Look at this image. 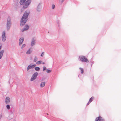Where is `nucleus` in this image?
<instances>
[{
  "mask_svg": "<svg viewBox=\"0 0 121 121\" xmlns=\"http://www.w3.org/2000/svg\"><path fill=\"white\" fill-rule=\"evenodd\" d=\"M36 66V65L34 64L32 65H31V67L32 68H34Z\"/></svg>",
  "mask_w": 121,
  "mask_h": 121,
  "instance_id": "393cba45",
  "label": "nucleus"
},
{
  "mask_svg": "<svg viewBox=\"0 0 121 121\" xmlns=\"http://www.w3.org/2000/svg\"><path fill=\"white\" fill-rule=\"evenodd\" d=\"M11 25V20L10 17H9L7 19L6 24V29L7 31H8L10 30Z\"/></svg>",
  "mask_w": 121,
  "mask_h": 121,
  "instance_id": "f03ea898",
  "label": "nucleus"
},
{
  "mask_svg": "<svg viewBox=\"0 0 121 121\" xmlns=\"http://www.w3.org/2000/svg\"><path fill=\"white\" fill-rule=\"evenodd\" d=\"M102 118L100 116H99L98 117H97V119L99 121H102Z\"/></svg>",
  "mask_w": 121,
  "mask_h": 121,
  "instance_id": "6ab92c4d",
  "label": "nucleus"
},
{
  "mask_svg": "<svg viewBox=\"0 0 121 121\" xmlns=\"http://www.w3.org/2000/svg\"><path fill=\"white\" fill-rule=\"evenodd\" d=\"M35 39L34 38H32L31 43L32 46H33L35 44Z\"/></svg>",
  "mask_w": 121,
  "mask_h": 121,
  "instance_id": "1a4fd4ad",
  "label": "nucleus"
},
{
  "mask_svg": "<svg viewBox=\"0 0 121 121\" xmlns=\"http://www.w3.org/2000/svg\"><path fill=\"white\" fill-rule=\"evenodd\" d=\"M24 39L23 38H20L19 40V44H21L24 41Z\"/></svg>",
  "mask_w": 121,
  "mask_h": 121,
  "instance_id": "9b49d317",
  "label": "nucleus"
},
{
  "mask_svg": "<svg viewBox=\"0 0 121 121\" xmlns=\"http://www.w3.org/2000/svg\"><path fill=\"white\" fill-rule=\"evenodd\" d=\"M42 7V6L41 4L40 3L39 4L36 10L38 12H40L41 10Z\"/></svg>",
  "mask_w": 121,
  "mask_h": 121,
  "instance_id": "0eeeda50",
  "label": "nucleus"
},
{
  "mask_svg": "<svg viewBox=\"0 0 121 121\" xmlns=\"http://www.w3.org/2000/svg\"><path fill=\"white\" fill-rule=\"evenodd\" d=\"M30 12L27 13L26 11L22 16L20 21V26H24L27 21V18Z\"/></svg>",
  "mask_w": 121,
  "mask_h": 121,
  "instance_id": "f257e3e1",
  "label": "nucleus"
},
{
  "mask_svg": "<svg viewBox=\"0 0 121 121\" xmlns=\"http://www.w3.org/2000/svg\"><path fill=\"white\" fill-rule=\"evenodd\" d=\"M45 83L44 82H42L40 85V86L41 87H44L45 85Z\"/></svg>",
  "mask_w": 121,
  "mask_h": 121,
  "instance_id": "f8f14e48",
  "label": "nucleus"
},
{
  "mask_svg": "<svg viewBox=\"0 0 121 121\" xmlns=\"http://www.w3.org/2000/svg\"><path fill=\"white\" fill-rule=\"evenodd\" d=\"M90 62L91 63V66H92V64L94 63V61H93L92 60H91L90 61Z\"/></svg>",
  "mask_w": 121,
  "mask_h": 121,
  "instance_id": "5701e85b",
  "label": "nucleus"
},
{
  "mask_svg": "<svg viewBox=\"0 0 121 121\" xmlns=\"http://www.w3.org/2000/svg\"><path fill=\"white\" fill-rule=\"evenodd\" d=\"M4 52V50H1L0 52V60L1 59L2 57Z\"/></svg>",
  "mask_w": 121,
  "mask_h": 121,
  "instance_id": "9d476101",
  "label": "nucleus"
},
{
  "mask_svg": "<svg viewBox=\"0 0 121 121\" xmlns=\"http://www.w3.org/2000/svg\"><path fill=\"white\" fill-rule=\"evenodd\" d=\"M2 41L4 42L6 40V37L5 36V31H3L2 32Z\"/></svg>",
  "mask_w": 121,
  "mask_h": 121,
  "instance_id": "423d86ee",
  "label": "nucleus"
},
{
  "mask_svg": "<svg viewBox=\"0 0 121 121\" xmlns=\"http://www.w3.org/2000/svg\"><path fill=\"white\" fill-rule=\"evenodd\" d=\"M32 68L31 67V65L30 64L29 65L28 67L27 68V70L28 71L30 69H31Z\"/></svg>",
  "mask_w": 121,
  "mask_h": 121,
  "instance_id": "a211bd4d",
  "label": "nucleus"
},
{
  "mask_svg": "<svg viewBox=\"0 0 121 121\" xmlns=\"http://www.w3.org/2000/svg\"><path fill=\"white\" fill-rule=\"evenodd\" d=\"M31 2V0H27L23 4V7L24 9L27 8Z\"/></svg>",
  "mask_w": 121,
  "mask_h": 121,
  "instance_id": "20e7f679",
  "label": "nucleus"
},
{
  "mask_svg": "<svg viewBox=\"0 0 121 121\" xmlns=\"http://www.w3.org/2000/svg\"><path fill=\"white\" fill-rule=\"evenodd\" d=\"M46 70V68L45 66H43V70L44 71Z\"/></svg>",
  "mask_w": 121,
  "mask_h": 121,
  "instance_id": "c756f323",
  "label": "nucleus"
},
{
  "mask_svg": "<svg viewBox=\"0 0 121 121\" xmlns=\"http://www.w3.org/2000/svg\"><path fill=\"white\" fill-rule=\"evenodd\" d=\"M35 69L36 71H38L40 70V68L39 67H36L35 68Z\"/></svg>",
  "mask_w": 121,
  "mask_h": 121,
  "instance_id": "dca6fc26",
  "label": "nucleus"
},
{
  "mask_svg": "<svg viewBox=\"0 0 121 121\" xmlns=\"http://www.w3.org/2000/svg\"><path fill=\"white\" fill-rule=\"evenodd\" d=\"M42 61H39L37 62L36 63V64L37 65H39L41 64Z\"/></svg>",
  "mask_w": 121,
  "mask_h": 121,
  "instance_id": "4be33fe9",
  "label": "nucleus"
},
{
  "mask_svg": "<svg viewBox=\"0 0 121 121\" xmlns=\"http://www.w3.org/2000/svg\"><path fill=\"white\" fill-rule=\"evenodd\" d=\"M98 120L97 119V117H96L95 119V121H98Z\"/></svg>",
  "mask_w": 121,
  "mask_h": 121,
  "instance_id": "2f4dec72",
  "label": "nucleus"
},
{
  "mask_svg": "<svg viewBox=\"0 0 121 121\" xmlns=\"http://www.w3.org/2000/svg\"><path fill=\"white\" fill-rule=\"evenodd\" d=\"M26 46V44H23L22 46L21 47V48H23L24 47Z\"/></svg>",
  "mask_w": 121,
  "mask_h": 121,
  "instance_id": "cd10ccee",
  "label": "nucleus"
},
{
  "mask_svg": "<svg viewBox=\"0 0 121 121\" xmlns=\"http://www.w3.org/2000/svg\"><path fill=\"white\" fill-rule=\"evenodd\" d=\"M80 60L82 62H89L88 60L84 56H81L79 57Z\"/></svg>",
  "mask_w": 121,
  "mask_h": 121,
  "instance_id": "7ed1b4c3",
  "label": "nucleus"
},
{
  "mask_svg": "<svg viewBox=\"0 0 121 121\" xmlns=\"http://www.w3.org/2000/svg\"><path fill=\"white\" fill-rule=\"evenodd\" d=\"M79 69L81 70V73L82 74L84 72V70L83 69L80 67L79 68Z\"/></svg>",
  "mask_w": 121,
  "mask_h": 121,
  "instance_id": "412c9836",
  "label": "nucleus"
},
{
  "mask_svg": "<svg viewBox=\"0 0 121 121\" xmlns=\"http://www.w3.org/2000/svg\"><path fill=\"white\" fill-rule=\"evenodd\" d=\"M2 117V115L1 114L0 115V119Z\"/></svg>",
  "mask_w": 121,
  "mask_h": 121,
  "instance_id": "72a5a7b5",
  "label": "nucleus"
},
{
  "mask_svg": "<svg viewBox=\"0 0 121 121\" xmlns=\"http://www.w3.org/2000/svg\"><path fill=\"white\" fill-rule=\"evenodd\" d=\"M26 0H20V3L21 5H22L25 2Z\"/></svg>",
  "mask_w": 121,
  "mask_h": 121,
  "instance_id": "4468645a",
  "label": "nucleus"
},
{
  "mask_svg": "<svg viewBox=\"0 0 121 121\" xmlns=\"http://www.w3.org/2000/svg\"><path fill=\"white\" fill-rule=\"evenodd\" d=\"M29 28V26L27 25H26L25 26L24 28L23 29H22L21 30V31L22 32H23L24 31H26Z\"/></svg>",
  "mask_w": 121,
  "mask_h": 121,
  "instance_id": "6e6552de",
  "label": "nucleus"
},
{
  "mask_svg": "<svg viewBox=\"0 0 121 121\" xmlns=\"http://www.w3.org/2000/svg\"><path fill=\"white\" fill-rule=\"evenodd\" d=\"M30 48H29L26 52V53L28 54H30L32 52V51L30 50Z\"/></svg>",
  "mask_w": 121,
  "mask_h": 121,
  "instance_id": "2eb2a0df",
  "label": "nucleus"
},
{
  "mask_svg": "<svg viewBox=\"0 0 121 121\" xmlns=\"http://www.w3.org/2000/svg\"><path fill=\"white\" fill-rule=\"evenodd\" d=\"M44 63H45L44 62H43L42 63V64H44Z\"/></svg>",
  "mask_w": 121,
  "mask_h": 121,
  "instance_id": "c9c22d12",
  "label": "nucleus"
},
{
  "mask_svg": "<svg viewBox=\"0 0 121 121\" xmlns=\"http://www.w3.org/2000/svg\"><path fill=\"white\" fill-rule=\"evenodd\" d=\"M91 102H89H89H88V103H87V105H89V104Z\"/></svg>",
  "mask_w": 121,
  "mask_h": 121,
  "instance_id": "473e14b6",
  "label": "nucleus"
},
{
  "mask_svg": "<svg viewBox=\"0 0 121 121\" xmlns=\"http://www.w3.org/2000/svg\"><path fill=\"white\" fill-rule=\"evenodd\" d=\"M38 75V73L36 72L34 73L32 75L30 80L31 81H33L36 79Z\"/></svg>",
  "mask_w": 121,
  "mask_h": 121,
  "instance_id": "39448f33",
  "label": "nucleus"
},
{
  "mask_svg": "<svg viewBox=\"0 0 121 121\" xmlns=\"http://www.w3.org/2000/svg\"><path fill=\"white\" fill-rule=\"evenodd\" d=\"M65 0H62V2H63Z\"/></svg>",
  "mask_w": 121,
  "mask_h": 121,
  "instance_id": "f704fd0d",
  "label": "nucleus"
},
{
  "mask_svg": "<svg viewBox=\"0 0 121 121\" xmlns=\"http://www.w3.org/2000/svg\"><path fill=\"white\" fill-rule=\"evenodd\" d=\"M94 98L93 97H91V98H90L89 101V102H91L94 99Z\"/></svg>",
  "mask_w": 121,
  "mask_h": 121,
  "instance_id": "aec40b11",
  "label": "nucleus"
},
{
  "mask_svg": "<svg viewBox=\"0 0 121 121\" xmlns=\"http://www.w3.org/2000/svg\"><path fill=\"white\" fill-rule=\"evenodd\" d=\"M44 52H42L41 54V55L40 56H41L43 57L44 55Z\"/></svg>",
  "mask_w": 121,
  "mask_h": 121,
  "instance_id": "c85d7f7f",
  "label": "nucleus"
},
{
  "mask_svg": "<svg viewBox=\"0 0 121 121\" xmlns=\"http://www.w3.org/2000/svg\"><path fill=\"white\" fill-rule=\"evenodd\" d=\"M57 24H58V27H59V24L60 23V22L59 21H57Z\"/></svg>",
  "mask_w": 121,
  "mask_h": 121,
  "instance_id": "7c9ffc66",
  "label": "nucleus"
},
{
  "mask_svg": "<svg viewBox=\"0 0 121 121\" xmlns=\"http://www.w3.org/2000/svg\"><path fill=\"white\" fill-rule=\"evenodd\" d=\"M51 70L47 69V72L48 73H49L51 72Z\"/></svg>",
  "mask_w": 121,
  "mask_h": 121,
  "instance_id": "a878e982",
  "label": "nucleus"
},
{
  "mask_svg": "<svg viewBox=\"0 0 121 121\" xmlns=\"http://www.w3.org/2000/svg\"><path fill=\"white\" fill-rule=\"evenodd\" d=\"M38 59V58L36 56H35L33 60L34 62H36L37 60Z\"/></svg>",
  "mask_w": 121,
  "mask_h": 121,
  "instance_id": "f3484780",
  "label": "nucleus"
},
{
  "mask_svg": "<svg viewBox=\"0 0 121 121\" xmlns=\"http://www.w3.org/2000/svg\"><path fill=\"white\" fill-rule=\"evenodd\" d=\"M78 77H79V75H78Z\"/></svg>",
  "mask_w": 121,
  "mask_h": 121,
  "instance_id": "e433bc0d",
  "label": "nucleus"
},
{
  "mask_svg": "<svg viewBox=\"0 0 121 121\" xmlns=\"http://www.w3.org/2000/svg\"><path fill=\"white\" fill-rule=\"evenodd\" d=\"M55 7V6L54 4H52V9H54Z\"/></svg>",
  "mask_w": 121,
  "mask_h": 121,
  "instance_id": "bb28decb",
  "label": "nucleus"
},
{
  "mask_svg": "<svg viewBox=\"0 0 121 121\" xmlns=\"http://www.w3.org/2000/svg\"><path fill=\"white\" fill-rule=\"evenodd\" d=\"M6 106L7 108L8 109H9L10 108V106L9 105H6Z\"/></svg>",
  "mask_w": 121,
  "mask_h": 121,
  "instance_id": "b1692460",
  "label": "nucleus"
},
{
  "mask_svg": "<svg viewBox=\"0 0 121 121\" xmlns=\"http://www.w3.org/2000/svg\"><path fill=\"white\" fill-rule=\"evenodd\" d=\"M10 99L9 97H7L6 99L5 102L6 103H9L10 102Z\"/></svg>",
  "mask_w": 121,
  "mask_h": 121,
  "instance_id": "ddd939ff",
  "label": "nucleus"
}]
</instances>
